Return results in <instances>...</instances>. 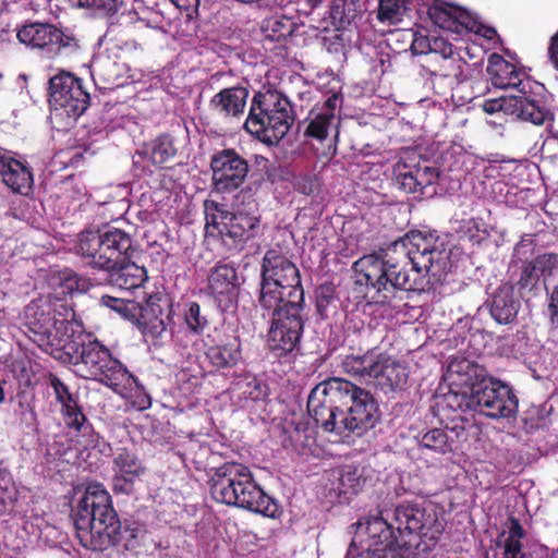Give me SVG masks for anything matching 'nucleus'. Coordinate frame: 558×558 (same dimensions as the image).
I'll use <instances>...</instances> for the list:
<instances>
[{
  "instance_id": "obj_1",
  "label": "nucleus",
  "mask_w": 558,
  "mask_h": 558,
  "mask_svg": "<svg viewBox=\"0 0 558 558\" xmlns=\"http://www.w3.org/2000/svg\"><path fill=\"white\" fill-rule=\"evenodd\" d=\"M259 306L271 314L268 348L277 357L291 353L304 330V290L298 266L278 250L270 248L260 264Z\"/></svg>"
},
{
  "instance_id": "obj_2",
  "label": "nucleus",
  "mask_w": 558,
  "mask_h": 558,
  "mask_svg": "<svg viewBox=\"0 0 558 558\" xmlns=\"http://www.w3.org/2000/svg\"><path fill=\"white\" fill-rule=\"evenodd\" d=\"M371 517L366 521L362 546L392 555H402V549L432 550L445 531L442 513L433 505L421 507L414 502H402L395 507L391 521L389 513Z\"/></svg>"
},
{
  "instance_id": "obj_3",
  "label": "nucleus",
  "mask_w": 558,
  "mask_h": 558,
  "mask_svg": "<svg viewBox=\"0 0 558 558\" xmlns=\"http://www.w3.org/2000/svg\"><path fill=\"white\" fill-rule=\"evenodd\" d=\"M403 242L398 240L378 252L363 255L353 263L354 283L373 292L371 298L377 304H391L398 291L423 290L422 280L412 278L407 269Z\"/></svg>"
},
{
  "instance_id": "obj_4",
  "label": "nucleus",
  "mask_w": 558,
  "mask_h": 558,
  "mask_svg": "<svg viewBox=\"0 0 558 558\" xmlns=\"http://www.w3.org/2000/svg\"><path fill=\"white\" fill-rule=\"evenodd\" d=\"M75 535L90 550L102 551L121 539V521L109 492L100 483L89 484L71 509Z\"/></svg>"
},
{
  "instance_id": "obj_5",
  "label": "nucleus",
  "mask_w": 558,
  "mask_h": 558,
  "mask_svg": "<svg viewBox=\"0 0 558 558\" xmlns=\"http://www.w3.org/2000/svg\"><path fill=\"white\" fill-rule=\"evenodd\" d=\"M54 359L74 367V373L85 379L97 380L118 391L130 373L110 350L97 339L83 332H72Z\"/></svg>"
},
{
  "instance_id": "obj_6",
  "label": "nucleus",
  "mask_w": 558,
  "mask_h": 558,
  "mask_svg": "<svg viewBox=\"0 0 558 558\" xmlns=\"http://www.w3.org/2000/svg\"><path fill=\"white\" fill-rule=\"evenodd\" d=\"M211 498L220 504L276 518L278 505L255 482L251 470L238 462H226L213 470Z\"/></svg>"
},
{
  "instance_id": "obj_7",
  "label": "nucleus",
  "mask_w": 558,
  "mask_h": 558,
  "mask_svg": "<svg viewBox=\"0 0 558 558\" xmlns=\"http://www.w3.org/2000/svg\"><path fill=\"white\" fill-rule=\"evenodd\" d=\"M75 313L64 301L40 296L29 302L24 310L26 335L41 350L53 357L71 338Z\"/></svg>"
},
{
  "instance_id": "obj_8",
  "label": "nucleus",
  "mask_w": 558,
  "mask_h": 558,
  "mask_svg": "<svg viewBox=\"0 0 558 558\" xmlns=\"http://www.w3.org/2000/svg\"><path fill=\"white\" fill-rule=\"evenodd\" d=\"M294 121L292 106L277 90L256 93L252 100L244 129L267 145L278 144Z\"/></svg>"
},
{
  "instance_id": "obj_9",
  "label": "nucleus",
  "mask_w": 558,
  "mask_h": 558,
  "mask_svg": "<svg viewBox=\"0 0 558 558\" xmlns=\"http://www.w3.org/2000/svg\"><path fill=\"white\" fill-rule=\"evenodd\" d=\"M76 253L94 269L111 270L128 259L135 252L132 235L116 227L83 230L77 238Z\"/></svg>"
},
{
  "instance_id": "obj_10",
  "label": "nucleus",
  "mask_w": 558,
  "mask_h": 558,
  "mask_svg": "<svg viewBox=\"0 0 558 558\" xmlns=\"http://www.w3.org/2000/svg\"><path fill=\"white\" fill-rule=\"evenodd\" d=\"M206 228L215 229L222 245L230 253H239L248 242L262 233L260 216L242 209L228 210L227 206L216 201L204 203Z\"/></svg>"
},
{
  "instance_id": "obj_11",
  "label": "nucleus",
  "mask_w": 558,
  "mask_h": 558,
  "mask_svg": "<svg viewBox=\"0 0 558 558\" xmlns=\"http://www.w3.org/2000/svg\"><path fill=\"white\" fill-rule=\"evenodd\" d=\"M403 242L407 256V267L412 265L414 277L425 272L435 283L445 280L451 268V250L448 243L438 235L411 231L398 239Z\"/></svg>"
},
{
  "instance_id": "obj_12",
  "label": "nucleus",
  "mask_w": 558,
  "mask_h": 558,
  "mask_svg": "<svg viewBox=\"0 0 558 558\" xmlns=\"http://www.w3.org/2000/svg\"><path fill=\"white\" fill-rule=\"evenodd\" d=\"M459 367L469 377H474L475 412L490 418L512 417L517 414L518 398L509 385L487 376L484 367L468 360L461 361Z\"/></svg>"
},
{
  "instance_id": "obj_13",
  "label": "nucleus",
  "mask_w": 558,
  "mask_h": 558,
  "mask_svg": "<svg viewBox=\"0 0 558 558\" xmlns=\"http://www.w3.org/2000/svg\"><path fill=\"white\" fill-rule=\"evenodd\" d=\"M49 105L52 119L69 128L87 110L90 95L81 78L60 72L49 80Z\"/></svg>"
},
{
  "instance_id": "obj_14",
  "label": "nucleus",
  "mask_w": 558,
  "mask_h": 558,
  "mask_svg": "<svg viewBox=\"0 0 558 558\" xmlns=\"http://www.w3.org/2000/svg\"><path fill=\"white\" fill-rule=\"evenodd\" d=\"M341 392L342 434L348 432L362 436L378 422V403L368 390L344 378H341Z\"/></svg>"
},
{
  "instance_id": "obj_15",
  "label": "nucleus",
  "mask_w": 558,
  "mask_h": 558,
  "mask_svg": "<svg viewBox=\"0 0 558 558\" xmlns=\"http://www.w3.org/2000/svg\"><path fill=\"white\" fill-rule=\"evenodd\" d=\"M371 336L369 327L354 329L348 333L344 342L349 352L341 357L340 362L342 373L369 383L377 374L383 357L386 355V352L379 351L376 347H371Z\"/></svg>"
},
{
  "instance_id": "obj_16",
  "label": "nucleus",
  "mask_w": 558,
  "mask_h": 558,
  "mask_svg": "<svg viewBox=\"0 0 558 558\" xmlns=\"http://www.w3.org/2000/svg\"><path fill=\"white\" fill-rule=\"evenodd\" d=\"M22 44L39 49L47 58L70 57L80 49V40L69 29H61L49 23H32L17 32Z\"/></svg>"
},
{
  "instance_id": "obj_17",
  "label": "nucleus",
  "mask_w": 558,
  "mask_h": 558,
  "mask_svg": "<svg viewBox=\"0 0 558 558\" xmlns=\"http://www.w3.org/2000/svg\"><path fill=\"white\" fill-rule=\"evenodd\" d=\"M341 378L330 377L316 385L307 398V412L325 432L342 435Z\"/></svg>"
},
{
  "instance_id": "obj_18",
  "label": "nucleus",
  "mask_w": 558,
  "mask_h": 558,
  "mask_svg": "<svg viewBox=\"0 0 558 558\" xmlns=\"http://www.w3.org/2000/svg\"><path fill=\"white\" fill-rule=\"evenodd\" d=\"M213 187L218 193L238 190L247 178L248 161L233 148L215 153L210 159Z\"/></svg>"
},
{
  "instance_id": "obj_19",
  "label": "nucleus",
  "mask_w": 558,
  "mask_h": 558,
  "mask_svg": "<svg viewBox=\"0 0 558 558\" xmlns=\"http://www.w3.org/2000/svg\"><path fill=\"white\" fill-rule=\"evenodd\" d=\"M483 110L493 114L502 111L507 116L535 125H543L547 120H553V114L532 96H501L486 99Z\"/></svg>"
},
{
  "instance_id": "obj_20",
  "label": "nucleus",
  "mask_w": 558,
  "mask_h": 558,
  "mask_svg": "<svg viewBox=\"0 0 558 558\" xmlns=\"http://www.w3.org/2000/svg\"><path fill=\"white\" fill-rule=\"evenodd\" d=\"M240 280L236 268L227 263H217L207 278V292L221 312H234L239 303Z\"/></svg>"
},
{
  "instance_id": "obj_21",
  "label": "nucleus",
  "mask_w": 558,
  "mask_h": 558,
  "mask_svg": "<svg viewBox=\"0 0 558 558\" xmlns=\"http://www.w3.org/2000/svg\"><path fill=\"white\" fill-rule=\"evenodd\" d=\"M112 490L117 495H132L147 468L136 453L126 448L119 449L112 459Z\"/></svg>"
},
{
  "instance_id": "obj_22",
  "label": "nucleus",
  "mask_w": 558,
  "mask_h": 558,
  "mask_svg": "<svg viewBox=\"0 0 558 558\" xmlns=\"http://www.w3.org/2000/svg\"><path fill=\"white\" fill-rule=\"evenodd\" d=\"M558 276V253L545 252L522 263L517 286L521 292L535 294L543 283L547 288L548 280Z\"/></svg>"
},
{
  "instance_id": "obj_23",
  "label": "nucleus",
  "mask_w": 558,
  "mask_h": 558,
  "mask_svg": "<svg viewBox=\"0 0 558 558\" xmlns=\"http://www.w3.org/2000/svg\"><path fill=\"white\" fill-rule=\"evenodd\" d=\"M486 71L495 87L514 89L517 94L511 96H531V80L502 56L498 53L490 54Z\"/></svg>"
},
{
  "instance_id": "obj_24",
  "label": "nucleus",
  "mask_w": 558,
  "mask_h": 558,
  "mask_svg": "<svg viewBox=\"0 0 558 558\" xmlns=\"http://www.w3.org/2000/svg\"><path fill=\"white\" fill-rule=\"evenodd\" d=\"M460 364L461 362L451 365V368H456L453 372L457 374V379L450 384L448 392L436 398V405L442 411H475L474 377L469 378L465 371L459 367Z\"/></svg>"
},
{
  "instance_id": "obj_25",
  "label": "nucleus",
  "mask_w": 558,
  "mask_h": 558,
  "mask_svg": "<svg viewBox=\"0 0 558 558\" xmlns=\"http://www.w3.org/2000/svg\"><path fill=\"white\" fill-rule=\"evenodd\" d=\"M250 92L242 85L222 88L209 100V109L218 117L229 120L244 114Z\"/></svg>"
},
{
  "instance_id": "obj_26",
  "label": "nucleus",
  "mask_w": 558,
  "mask_h": 558,
  "mask_svg": "<svg viewBox=\"0 0 558 558\" xmlns=\"http://www.w3.org/2000/svg\"><path fill=\"white\" fill-rule=\"evenodd\" d=\"M78 5L105 11L110 19L105 36L110 39H117L121 27H132L136 20V13L124 8L122 0H78Z\"/></svg>"
},
{
  "instance_id": "obj_27",
  "label": "nucleus",
  "mask_w": 558,
  "mask_h": 558,
  "mask_svg": "<svg viewBox=\"0 0 558 558\" xmlns=\"http://www.w3.org/2000/svg\"><path fill=\"white\" fill-rule=\"evenodd\" d=\"M160 302V296L150 295L144 306L138 305L135 317L142 333L151 339H160L167 330L166 319L170 312L165 313Z\"/></svg>"
},
{
  "instance_id": "obj_28",
  "label": "nucleus",
  "mask_w": 558,
  "mask_h": 558,
  "mask_svg": "<svg viewBox=\"0 0 558 558\" xmlns=\"http://www.w3.org/2000/svg\"><path fill=\"white\" fill-rule=\"evenodd\" d=\"M0 175L14 193L27 194L34 183L31 168L3 149H0Z\"/></svg>"
},
{
  "instance_id": "obj_29",
  "label": "nucleus",
  "mask_w": 558,
  "mask_h": 558,
  "mask_svg": "<svg viewBox=\"0 0 558 558\" xmlns=\"http://www.w3.org/2000/svg\"><path fill=\"white\" fill-rule=\"evenodd\" d=\"M521 307L520 301L515 298L514 288L510 283H502L493 293L489 301V313L496 323L502 325L512 324Z\"/></svg>"
},
{
  "instance_id": "obj_30",
  "label": "nucleus",
  "mask_w": 558,
  "mask_h": 558,
  "mask_svg": "<svg viewBox=\"0 0 558 558\" xmlns=\"http://www.w3.org/2000/svg\"><path fill=\"white\" fill-rule=\"evenodd\" d=\"M408 378L407 367L386 353L377 374L374 375L371 383L384 393H390L402 390L407 385Z\"/></svg>"
},
{
  "instance_id": "obj_31",
  "label": "nucleus",
  "mask_w": 558,
  "mask_h": 558,
  "mask_svg": "<svg viewBox=\"0 0 558 558\" xmlns=\"http://www.w3.org/2000/svg\"><path fill=\"white\" fill-rule=\"evenodd\" d=\"M428 17L438 27L456 33L470 29V16L468 12L447 2H436L427 10Z\"/></svg>"
},
{
  "instance_id": "obj_32",
  "label": "nucleus",
  "mask_w": 558,
  "mask_h": 558,
  "mask_svg": "<svg viewBox=\"0 0 558 558\" xmlns=\"http://www.w3.org/2000/svg\"><path fill=\"white\" fill-rule=\"evenodd\" d=\"M129 66L119 58L109 54L98 57L93 63V77L102 84V88L112 89L123 84Z\"/></svg>"
},
{
  "instance_id": "obj_33",
  "label": "nucleus",
  "mask_w": 558,
  "mask_h": 558,
  "mask_svg": "<svg viewBox=\"0 0 558 558\" xmlns=\"http://www.w3.org/2000/svg\"><path fill=\"white\" fill-rule=\"evenodd\" d=\"M437 179V169L425 167L423 170L420 168L411 170L403 165L398 167L395 181L399 190L408 194H414L416 192L423 193V189L436 182Z\"/></svg>"
},
{
  "instance_id": "obj_34",
  "label": "nucleus",
  "mask_w": 558,
  "mask_h": 558,
  "mask_svg": "<svg viewBox=\"0 0 558 558\" xmlns=\"http://www.w3.org/2000/svg\"><path fill=\"white\" fill-rule=\"evenodd\" d=\"M105 271L108 272L111 284L122 290L136 289L147 280L146 269L131 259L121 263L114 269Z\"/></svg>"
},
{
  "instance_id": "obj_35",
  "label": "nucleus",
  "mask_w": 558,
  "mask_h": 558,
  "mask_svg": "<svg viewBox=\"0 0 558 558\" xmlns=\"http://www.w3.org/2000/svg\"><path fill=\"white\" fill-rule=\"evenodd\" d=\"M209 363L218 368H231L242 360L241 341L232 337L225 343L210 345L206 351Z\"/></svg>"
},
{
  "instance_id": "obj_36",
  "label": "nucleus",
  "mask_w": 558,
  "mask_h": 558,
  "mask_svg": "<svg viewBox=\"0 0 558 558\" xmlns=\"http://www.w3.org/2000/svg\"><path fill=\"white\" fill-rule=\"evenodd\" d=\"M143 154L153 165L163 167L175 158L178 148L174 138L170 134L163 133L146 144Z\"/></svg>"
},
{
  "instance_id": "obj_37",
  "label": "nucleus",
  "mask_w": 558,
  "mask_h": 558,
  "mask_svg": "<svg viewBox=\"0 0 558 558\" xmlns=\"http://www.w3.org/2000/svg\"><path fill=\"white\" fill-rule=\"evenodd\" d=\"M364 473L365 469L360 465H344L338 471L337 486L333 489L339 496L359 494L367 481Z\"/></svg>"
},
{
  "instance_id": "obj_38",
  "label": "nucleus",
  "mask_w": 558,
  "mask_h": 558,
  "mask_svg": "<svg viewBox=\"0 0 558 558\" xmlns=\"http://www.w3.org/2000/svg\"><path fill=\"white\" fill-rule=\"evenodd\" d=\"M417 440L420 448L438 454H447L453 451V440L449 438L447 430L444 428L428 429L422 433Z\"/></svg>"
},
{
  "instance_id": "obj_39",
  "label": "nucleus",
  "mask_w": 558,
  "mask_h": 558,
  "mask_svg": "<svg viewBox=\"0 0 558 558\" xmlns=\"http://www.w3.org/2000/svg\"><path fill=\"white\" fill-rule=\"evenodd\" d=\"M338 302L339 295L335 283L326 281L315 289L316 311L320 318L326 319L330 312H336Z\"/></svg>"
},
{
  "instance_id": "obj_40",
  "label": "nucleus",
  "mask_w": 558,
  "mask_h": 558,
  "mask_svg": "<svg viewBox=\"0 0 558 558\" xmlns=\"http://www.w3.org/2000/svg\"><path fill=\"white\" fill-rule=\"evenodd\" d=\"M262 29L265 38L271 41H280L287 39L293 34L295 23L291 17L274 15L264 21Z\"/></svg>"
},
{
  "instance_id": "obj_41",
  "label": "nucleus",
  "mask_w": 558,
  "mask_h": 558,
  "mask_svg": "<svg viewBox=\"0 0 558 558\" xmlns=\"http://www.w3.org/2000/svg\"><path fill=\"white\" fill-rule=\"evenodd\" d=\"M463 60L458 53L439 57L435 60L433 74L442 78L459 81L463 75Z\"/></svg>"
},
{
  "instance_id": "obj_42",
  "label": "nucleus",
  "mask_w": 558,
  "mask_h": 558,
  "mask_svg": "<svg viewBox=\"0 0 558 558\" xmlns=\"http://www.w3.org/2000/svg\"><path fill=\"white\" fill-rule=\"evenodd\" d=\"M305 122L304 136L322 142L327 138L333 120L312 109Z\"/></svg>"
},
{
  "instance_id": "obj_43",
  "label": "nucleus",
  "mask_w": 558,
  "mask_h": 558,
  "mask_svg": "<svg viewBox=\"0 0 558 558\" xmlns=\"http://www.w3.org/2000/svg\"><path fill=\"white\" fill-rule=\"evenodd\" d=\"M184 323L189 332L195 336L204 335L209 327L208 315L204 313L197 302H189L184 312Z\"/></svg>"
},
{
  "instance_id": "obj_44",
  "label": "nucleus",
  "mask_w": 558,
  "mask_h": 558,
  "mask_svg": "<svg viewBox=\"0 0 558 558\" xmlns=\"http://www.w3.org/2000/svg\"><path fill=\"white\" fill-rule=\"evenodd\" d=\"M49 386L52 388L56 400L61 405L60 412L71 409L80 403V397L70 390V387L57 375L50 374Z\"/></svg>"
},
{
  "instance_id": "obj_45",
  "label": "nucleus",
  "mask_w": 558,
  "mask_h": 558,
  "mask_svg": "<svg viewBox=\"0 0 558 558\" xmlns=\"http://www.w3.org/2000/svg\"><path fill=\"white\" fill-rule=\"evenodd\" d=\"M100 302L104 306L111 308L112 311L120 314L126 319H133L136 317L138 310V303L122 298H116L111 295H102Z\"/></svg>"
},
{
  "instance_id": "obj_46",
  "label": "nucleus",
  "mask_w": 558,
  "mask_h": 558,
  "mask_svg": "<svg viewBox=\"0 0 558 558\" xmlns=\"http://www.w3.org/2000/svg\"><path fill=\"white\" fill-rule=\"evenodd\" d=\"M61 415L66 427L70 429L77 433H85L92 429V424L88 422L80 403L71 409H66Z\"/></svg>"
},
{
  "instance_id": "obj_47",
  "label": "nucleus",
  "mask_w": 558,
  "mask_h": 558,
  "mask_svg": "<svg viewBox=\"0 0 558 558\" xmlns=\"http://www.w3.org/2000/svg\"><path fill=\"white\" fill-rule=\"evenodd\" d=\"M242 396L252 401H257L268 395V387L255 376H246L239 383Z\"/></svg>"
},
{
  "instance_id": "obj_48",
  "label": "nucleus",
  "mask_w": 558,
  "mask_h": 558,
  "mask_svg": "<svg viewBox=\"0 0 558 558\" xmlns=\"http://www.w3.org/2000/svg\"><path fill=\"white\" fill-rule=\"evenodd\" d=\"M404 0H379L378 14L379 21L399 22L403 14Z\"/></svg>"
},
{
  "instance_id": "obj_49",
  "label": "nucleus",
  "mask_w": 558,
  "mask_h": 558,
  "mask_svg": "<svg viewBox=\"0 0 558 558\" xmlns=\"http://www.w3.org/2000/svg\"><path fill=\"white\" fill-rule=\"evenodd\" d=\"M547 296L546 316L549 322L550 332L558 337V281L549 288L545 289Z\"/></svg>"
},
{
  "instance_id": "obj_50",
  "label": "nucleus",
  "mask_w": 558,
  "mask_h": 558,
  "mask_svg": "<svg viewBox=\"0 0 558 558\" xmlns=\"http://www.w3.org/2000/svg\"><path fill=\"white\" fill-rule=\"evenodd\" d=\"M129 379H133L135 387L130 389L128 395V402L131 408L137 411H145L151 405V398L145 388L137 384L136 379L130 374Z\"/></svg>"
},
{
  "instance_id": "obj_51",
  "label": "nucleus",
  "mask_w": 558,
  "mask_h": 558,
  "mask_svg": "<svg viewBox=\"0 0 558 558\" xmlns=\"http://www.w3.org/2000/svg\"><path fill=\"white\" fill-rule=\"evenodd\" d=\"M293 187L303 195H313L318 192L319 185L317 180L308 174L298 175L293 180Z\"/></svg>"
},
{
  "instance_id": "obj_52",
  "label": "nucleus",
  "mask_w": 558,
  "mask_h": 558,
  "mask_svg": "<svg viewBox=\"0 0 558 558\" xmlns=\"http://www.w3.org/2000/svg\"><path fill=\"white\" fill-rule=\"evenodd\" d=\"M414 54H427L432 51V38L422 34H414L411 44Z\"/></svg>"
},
{
  "instance_id": "obj_53",
  "label": "nucleus",
  "mask_w": 558,
  "mask_h": 558,
  "mask_svg": "<svg viewBox=\"0 0 558 558\" xmlns=\"http://www.w3.org/2000/svg\"><path fill=\"white\" fill-rule=\"evenodd\" d=\"M435 54V60L439 57H445L454 53L453 46L447 40L438 37L432 38V51Z\"/></svg>"
},
{
  "instance_id": "obj_54",
  "label": "nucleus",
  "mask_w": 558,
  "mask_h": 558,
  "mask_svg": "<svg viewBox=\"0 0 558 558\" xmlns=\"http://www.w3.org/2000/svg\"><path fill=\"white\" fill-rule=\"evenodd\" d=\"M502 558H526L521 542H504Z\"/></svg>"
},
{
  "instance_id": "obj_55",
  "label": "nucleus",
  "mask_w": 558,
  "mask_h": 558,
  "mask_svg": "<svg viewBox=\"0 0 558 558\" xmlns=\"http://www.w3.org/2000/svg\"><path fill=\"white\" fill-rule=\"evenodd\" d=\"M339 101H340L339 96L337 94H332L325 100V102L322 107L314 108V109L335 121L336 109H337Z\"/></svg>"
},
{
  "instance_id": "obj_56",
  "label": "nucleus",
  "mask_w": 558,
  "mask_h": 558,
  "mask_svg": "<svg viewBox=\"0 0 558 558\" xmlns=\"http://www.w3.org/2000/svg\"><path fill=\"white\" fill-rule=\"evenodd\" d=\"M509 522H510V527H509L508 536L505 541L521 542V539L525 537V531H524L523 526L521 525L519 519H517L515 517H510Z\"/></svg>"
},
{
  "instance_id": "obj_57",
  "label": "nucleus",
  "mask_w": 558,
  "mask_h": 558,
  "mask_svg": "<svg viewBox=\"0 0 558 558\" xmlns=\"http://www.w3.org/2000/svg\"><path fill=\"white\" fill-rule=\"evenodd\" d=\"M15 500V489L13 487L3 486L0 483V506L5 510L9 506H13Z\"/></svg>"
},
{
  "instance_id": "obj_58",
  "label": "nucleus",
  "mask_w": 558,
  "mask_h": 558,
  "mask_svg": "<svg viewBox=\"0 0 558 558\" xmlns=\"http://www.w3.org/2000/svg\"><path fill=\"white\" fill-rule=\"evenodd\" d=\"M547 54L554 69L558 71V31L549 39Z\"/></svg>"
},
{
  "instance_id": "obj_59",
  "label": "nucleus",
  "mask_w": 558,
  "mask_h": 558,
  "mask_svg": "<svg viewBox=\"0 0 558 558\" xmlns=\"http://www.w3.org/2000/svg\"><path fill=\"white\" fill-rule=\"evenodd\" d=\"M535 246V241L531 234H523L520 241L514 245L513 254L514 256L525 255L526 248H531Z\"/></svg>"
},
{
  "instance_id": "obj_60",
  "label": "nucleus",
  "mask_w": 558,
  "mask_h": 558,
  "mask_svg": "<svg viewBox=\"0 0 558 558\" xmlns=\"http://www.w3.org/2000/svg\"><path fill=\"white\" fill-rule=\"evenodd\" d=\"M363 549L354 558H404L403 555H390L388 556L386 553L380 550H375L373 548H366V546H362Z\"/></svg>"
},
{
  "instance_id": "obj_61",
  "label": "nucleus",
  "mask_w": 558,
  "mask_h": 558,
  "mask_svg": "<svg viewBox=\"0 0 558 558\" xmlns=\"http://www.w3.org/2000/svg\"><path fill=\"white\" fill-rule=\"evenodd\" d=\"M263 171L265 173V178L267 181H269L270 183H275L277 181V168L272 163H270Z\"/></svg>"
},
{
  "instance_id": "obj_62",
  "label": "nucleus",
  "mask_w": 558,
  "mask_h": 558,
  "mask_svg": "<svg viewBox=\"0 0 558 558\" xmlns=\"http://www.w3.org/2000/svg\"><path fill=\"white\" fill-rule=\"evenodd\" d=\"M177 7L189 9L190 7H197L198 0H171Z\"/></svg>"
},
{
  "instance_id": "obj_63",
  "label": "nucleus",
  "mask_w": 558,
  "mask_h": 558,
  "mask_svg": "<svg viewBox=\"0 0 558 558\" xmlns=\"http://www.w3.org/2000/svg\"><path fill=\"white\" fill-rule=\"evenodd\" d=\"M255 162L260 168V170H264L271 163L269 159L260 155L255 156Z\"/></svg>"
},
{
  "instance_id": "obj_64",
  "label": "nucleus",
  "mask_w": 558,
  "mask_h": 558,
  "mask_svg": "<svg viewBox=\"0 0 558 558\" xmlns=\"http://www.w3.org/2000/svg\"><path fill=\"white\" fill-rule=\"evenodd\" d=\"M497 35V32L493 27H486L483 36L487 39H493Z\"/></svg>"
}]
</instances>
